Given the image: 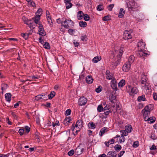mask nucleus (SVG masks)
Wrapping results in <instances>:
<instances>
[{
	"instance_id": "obj_6",
	"label": "nucleus",
	"mask_w": 157,
	"mask_h": 157,
	"mask_svg": "<svg viewBox=\"0 0 157 157\" xmlns=\"http://www.w3.org/2000/svg\"><path fill=\"white\" fill-rule=\"evenodd\" d=\"M131 65V64L129 62H126L123 66V70L125 72L128 71L130 69Z\"/></svg>"
},
{
	"instance_id": "obj_56",
	"label": "nucleus",
	"mask_w": 157,
	"mask_h": 157,
	"mask_svg": "<svg viewBox=\"0 0 157 157\" xmlns=\"http://www.w3.org/2000/svg\"><path fill=\"white\" fill-rule=\"evenodd\" d=\"M22 36L26 40L27 39L29 35L28 34L22 33L21 34Z\"/></svg>"
},
{
	"instance_id": "obj_29",
	"label": "nucleus",
	"mask_w": 157,
	"mask_h": 157,
	"mask_svg": "<svg viewBox=\"0 0 157 157\" xmlns=\"http://www.w3.org/2000/svg\"><path fill=\"white\" fill-rule=\"evenodd\" d=\"M80 26L81 27H85L87 25V23L85 21H80L79 23Z\"/></svg>"
},
{
	"instance_id": "obj_12",
	"label": "nucleus",
	"mask_w": 157,
	"mask_h": 157,
	"mask_svg": "<svg viewBox=\"0 0 157 157\" xmlns=\"http://www.w3.org/2000/svg\"><path fill=\"white\" fill-rule=\"evenodd\" d=\"M46 16L47 19L48 21L51 26L52 24V20L51 17L50 15L49 12L48 11H46Z\"/></svg>"
},
{
	"instance_id": "obj_9",
	"label": "nucleus",
	"mask_w": 157,
	"mask_h": 157,
	"mask_svg": "<svg viewBox=\"0 0 157 157\" xmlns=\"http://www.w3.org/2000/svg\"><path fill=\"white\" fill-rule=\"evenodd\" d=\"M137 56L139 57H144L147 55V54L145 53L143 49H140L136 53Z\"/></svg>"
},
{
	"instance_id": "obj_24",
	"label": "nucleus",
	"mask_w": 157,
	"mask_h": 157,
	"mask_svg": "<svg viewBox=\"0 0 157 157\" xmlns=\"http://www.w3.org/2000/svg\"><path fill=\"white\" fill-rule=\"evenodd\" d=\"M101 59V57L100 56H97L94 57L93 59L94 63H96Z\"/></svg>"
},
{
	"instance_id": "obj_34",
	"label": "nucleus",
	"mask_w": 157,
	"mask_h": 157,
	"mask_svg": "<svg viewBox=\"0 0 157 157\" xmlns=\"http://www.w3.org/2000/svg\"><path fill=\"white\" fill-rule=\"evenodd\" d=\"M122 148L121 146L119 144H117L114 147L115 149L117 151H119Z\"/></svg>"
},
{
	"instance_id": "obj_42",
	"label": "nucleus",
	"mask_w": 157,
	"mask_h": 157,
	"mask_svg": "<svg viewBox=\"0 0 157 157\" xmlns=\"http://www.w3.org/2000/svg\"><path fill=\"white\" fill-rule=\"evenodd\" d=\"M116 98L115 96L113 94H111L110 95L109 99L111 102H112L113 100L115 99Z\"/></svg>"
},
{
	"instance_id": "obj_60",
	"label": "nucleus",
	"mask_w": 157,
	"mask_h": 157,
	"mask_svg": "<svg viewBox=\"0 0 157 157\" xmlns=\"http://www.w3.org/2000/svg\"><path fill=\"white\" fill-rule=\"evenodd\" d=\"M103 110L105 114L107 115L109 114L110 110L109 109H107L106 110L103 109Z\"/></svg>"
},
{
	"instance_id": "obj_26",
	"label": "nucleus",
	"mask_w": 157,
	"mask_h": 157,
	"mask_svg": "<svg viewBox=\"0 0 157 157\" xmlns=\"http://www.w3.org/2000/svg\"><path fill=\"white\" fill-rule=\"evenodd\" d=\"M1 89L2 90V93L3 94V92L5 90L8 88V85L5 83H2L1 86Z\"/></svg>"
},
{
	"instance_id": "obj_17",
	"label": "nucleus",
	"mask_w": 157,
	"mask_h": 157,
	"mask_svg": "<svg viewBox=\"0 0 157 157\" xmlns=\"http://www.w3.org/2000/svg\"><path fill=\"white\" fill-rule=\"evenodd\" d=\"M153 109V105L152 104H149L147 105L143 109V111H149L150 112Z\"/></svg>"
},
{
	"instance_id": "obj_48",
	"label": "nucleus",
	"mask_w": 157,
	"mask_h": 157,
	"mask_svg": "<svg viewBox=\"0 0 157 157\" xmlns=\"http://www.w3.org/2000/svg\"><path fill=\"white\" fill-rule=\"evenodd\" d=\"M139 145V143L138 141H136L134 142L133 144V147H134L136 148Z\"/></svg>"
},
{
	"instance_id": "obj_51",
	"label": "nucleus",
	"mask_w": 157,
	"mask_h": 157,
	"mask_svg": "<svg viewBox=\"0 0 157 157\" xmlns=\"http://www.w3.org/2000/svg\"><path fill=\"white\" fill-rule=\"evenodd\" d=\"M28 4L29 6H32L33 7H35L36 6L35 3L32 0L29 2L28 3Z\"/></svg>"
},
{
	"instance_id": "obj_33",
	"label": "nucleus",
	"mask_w": 157,
	"mask_h": 157,
	"mask_svg": "<svg viewBox=\"0 0 157 157\" xmlns=\"http://www.w3.org/2000/svg\"><path fill=\"white\" fill-rule=\"evenodd\" d=\"M142 112L144 114V117H149V115L150 114V112L149 111H143V110H142Z\"/></svg>"
},
{
	"instance_id": "obj_41",
	"label": "nucleus",
	"mask_w": 157,
	"mask_h": 157,
	"mask_svg": "<svg viewBox=\"0 0 157 157\" xmlns=\"http://www.w3.org/2000/svg\"><path fill=\"white\" fill-rule=\"evenodd\" d=\"M83 17L84 18V20L86 21H87L90 19V17L87 14H85L83 15Z\"/></svg>"
},
{
	"instance_id": "obj_45",
	"label": "nucleus",
	"mask_w": 157,
	"mask_h": 157,
	"mask_svg": "<svg viewBox=\"0 0 157 157\" xmlns=\"http://www.w3.org/2000/svg\"><path fill=\"white\" fill-rule=\"evenodd\" d=\"M71 121V119L70 118L68 117H67L64 120V121H63L64 123L65 124L67 122L70 123Z\"/></svg>"
},
{
	"instance_id": "obj_62",
	"label": "nucleus",
	"mask_w": 157,
	"mask_h": 157,
	"mask_svg": "<svg viewBox=\"0 0 157 157\" xmlns=\"http://www.w3.org/2000/svg\"><path fill=\"white\" fill-rule=\"evenodd\" d=\"M111 83L112 84H116V81L114 78L113 79H111Z\"/></svg>"
},
{
	"instance_id": "obj_21",
	"label": "nucleus",
	"mask_w": 157,
	"mask_h": 157,
	"mask_svg": "<svg viewBox=\"0 0 157 157\" xmlns=\"http://www.w3.org/2000/svg\"><path fill=\"white\" fill-rule=\"evenodd\" d=\"M135 6V3L134 1L130 2L128 3V4H127V7L130 9L134 8V6Z\"/></svg>"
},
{
	"instance_id": "obj_37",
	"label": "nucleus",
	"mask_w": 157,
	"mask_h": 157,
	"mask_svg": "<svg viewBox=\"0 0 157 157\" xmlns=\"http://www.w3.org/2000/svg\"><path fill=\"white\" fill-rule=\"evenodd\" d=\"M125 140V138L124 136L121 135L120 137L119 140L118 141L119 143H121L124 142Z\"/></svg>"
},
{
	"instance_id": "obj_14",
	"label": "nucleus",
	"mask_w": 157,
	"mask_h": 157,
	"mask_svg": "<svg viewBox=\"0 0 157 157\" xmlns=\"http://www.w3.org/2000/svg\"><path fill=\"white\" fill-rule=\"evenodd\" d=\"M105 75L106 78L109 80H111L114 78L112 75L110 73L109 71L108 70L106 71Z\"/></svg>"
},
{
	"instance_id": "obj_5",
	"label": "nucleus",
	"mask_w": 157,
	"mask_h": 157,
	"mask_svg": "<svg viewBox=\"0 0 157 157\" xmlns=\"http://www.w3.org/2000/svg\"><path fill=\"white\" fill-rule=\"evenodd\" d=\"M47 95L45 94L38 95L35 97V99L37 100L42 99L44 100H47Z\"/></svg>"
},
{
	"instance_id": "obj_23",
	"label": "nucleus",
	"mask_w": 157,
	"mask_h": 157,
	"mask_svg": "<svg viewBox=\"0 0 157 157\" xmlns=\"http://www.w3.org/2000/svg\"><path fill=\"white\" fill-rule=\"evenodd\" d=\"M83 151V148H81L80 147H78L76 149L75 152L77 153V155H78L82 154Z\"/></svg>"
},
{
	"instance_id": "obj_2",
	"label": "nucleus",
	"mask_w": 157,
	"mask_h": 157,
	"mask_svg": "<svg viewBox=\"0 0 157 157\" xmlns=\"http://www.w3.org/2000/svg\"><path fill=\"white\" fill-rule=\"evenodd\" d=\"M62 24L63 25L64 28L67 29H69L72 27L74 25V23L72 21L70 20H66Z\"/></svg>"
},
{
	"instance_id": "obj_13",
	"label": "nucleus",
	"mask_w": 157,
	"mask_h": 157,
	"mask_svg": "<svg viewBox=\"0 0 157 157\" xmlns=\"http://www.w3.org/2000/svg\"><path fill=\"white\" fill-rule=\"evenodd\" d=\"M137 46L140 48V49H144L145 46V43L142 40H141L138 43Z\"/></svg>"
},
{
	"instance_id": "obj_28",
	"label": "nucleus",
	"mask_w": 157,
	"mask_h": 157,
	"mask_svg": "<svg viewBox=\"0 0 157 157\" xmlns=\"http://www.w3.org/2000/svg\"><path fill=\"white\" fill-rule=\"evenodd\" d=\"M107 131V129L106 128H103L100 130V131L99 135L100 136H101L105 132Z\"/></svg>"
},
{
	"instance_id": "obj_61",
	"label": "nucleus",
	"mask_w": 157,
	"mask_h": 157,
	"mask_svg": "<svg viewBox=\"0 0 157 157\" xmlns=\"http://www.w3.org/2000/svg\"><path fill=\"white\" fill-rule=\"evenodd\" d=\"M111 87L113 89L116 90L117 89V84H112Z\"/></svg>"
},
{
	"instance_id": "obj_55",
	"label": "nucleus",
	"mask_w": 157,
	"mask_h": 157,
	"mask_svg": "<svg viewBox=\"0 0 157 157\" xmlns=\"http://www.w3.org/2000/svg\"><path fill=\"white\" fill-rule=\"evenodd\" d=\"M51 122L49 121L48 120L47 123L45 124V127L50 126H51Z\"/></svg>"
},
{
	"instance_id": "obj_46",
	"label": "nucleus",
	"mask_w": 157,
	"mask_h": 157,
	"mask_svg": "<svg viewBox=\"0 0 157 157\" xmlns=\"http://www.w3.org/2000/svg\"><path fill=\"white\" fill-rule=\"evenodd\" d=\"M39 78V77L38 76H32V77H29V78L27 79V80H34L35 79Z\"/></svg>"
},
{
	"instance_id": "obj_31",
	"label": "nucleus",
	"mask_w": 157,
	"mask_h": 157,
	"mask_svg": "<svg viewBox=\"0 0 157 157\" xmlns=\"http://www.w3.org/2000/svg\"><path fill=\"white\" fill-rule=\"evenodd\" d=\"M56 93L54 91H51L50 94L48 95V99H52L55 95Z\"/></svg>"
},
{
	"instance_id": "obj_27",
	"label": "nucleus",
	"mask_w": 157,
	"mask_h": 157,
	"mask_svg": "<svg viewBox=\"0 0 157 157\" xmlns=\"http://www.w3.org/2000/svg\"><path fill=\"white\" fill-rule=\"evenodd\" d=\"M11 94L10 93H6L5 94L6 100L10 102L11 100Z\"/></svg>"
},
{
	"instance_id": "obj_8",
	"label": "nucleus",
	"mask_w": 157,
	"mask_h": 157,
	"mask_svg": "<svg viewBox=\"0 0 157 157\" xmlns=\"http://www.w3.org/2000/svg\"><path fill=\"white\" fill-rule=\"evenodd\" d=\"M123 38L125 40L129 39L132 38V36L130 32L128 31H125L123 35Z\"/></svg>"
},
{
	"instance_id": "obj_43",
	"label": "nucleus",
	"mask_w": 157,
	"mask_h": 157,
	"mask_svg": "<svg viewBox=\"0 0 157 157\" xmlns=\"http://www.w3.org/2000/svg\"><path fill=\"white\" fill-rule=\"evenodd\" d=\"M114 6V4H111L109 6H108L107 7V8L108 10L110 11H111L112 10L113 8V7Z\"/></svg>"
},
{
	"instance_id": "obj_47",
	"label": "nucleus",
	"mask_w": 157,
	"mask_h": 157,
	"mask_svg": "<svg viewBox=\"0 0 157 157\" xmlns=\"http://www.w3.org/2000/svg\"><path fill=\"white\" fill-rule=\"evenodd\" d=\"M97 110L99 112H101L103 111V108L101 105H99L98 106Z\"/></svg>"
},
{
	"instance_id": "obj_44",
	"label": "nucleus",
	"mask_w": 157,
	"mask_h": 157,
	"mask_svg": "<svg viewBox=\"0 0 157 157\" xmlns=\"http://www.w3.org/2000/svg\"><path fill=\"white\" fill-rule=\"evenodd\" d=\"M103 6L102 5H99L97 7V10L98 11H100L103 10Z\"/></svg>"
},
{
	"instance_id": "obj_20",
	"label": "nucleus",
	"mask_w": 157,
	"mask_h": 157,
	"mask_svg": "<svg viewBox=\"0 0 157 157\" xmlns=\"http://www.w3.org/2000/svg\"><path fill=\"white\" fill-rule=\"evenodd\" d=\"M84 13L82 11H79L77 14V17L78 20H81L82 19L83 17Z\"/></svg>"
},
{
	"instance_id": "obj_16",
	"label": "nucleus",
	"mask_w": 157,
	"mask_h": 157,
	"mask_svg": "<svg viewBox=\"0 0 157 157\" xmlns=\"http://www.w3.org/2000/svg\"><path fill=\"white\" fill-rule=\"evenodd\" d=\"M117 155L115 151H111L108 153L107 156L108 157H116Z\"/></svg>"
},
{
	"instance_id": "obj_30",
	"label": "nucleus",
	"mask_w": 157,
	"mask_h": 157,
	"mask_svg": "<svg viewBox=\"0 0 157 157\" xmlns=\"http://www.w3.org/2000/svg\"><path fill=\"white\" fill-rule=\"evenodd\" d=\"M125 80L122 79L119 82L118 84V86L119 87H121L123 86L125 84Z\"/></svg>"
},
{
	"instance_id": "obj_64",
	"label": "nucleus",
	"mask_w": 157,
	"mask_h": 157,
	"mask_svg": "<svg viewBox=\"0 0 157 157\" xmlns=\"http://www.w3.org/2000/svg\"><path fill=\"white\" fill-rule=\"evenodd\" d=\"M153 98L155 100H157V94L154 93L153 94Z\"/></svg>"
},
{
	"instance_id": "obj_58",
	"label": "nucleus",
	"mask_w": 157,
	"mask_h": 157,
	"mask_svg": "<svg viewBox=\"0 0 157 157\" xmlns=\"http://www.w3.org/2000/svg\"><path fill=\"white\" fill-rule=\"evenodd\" d=\"M124 153L125 151H120V152L118 154V157H121Z\"/></svg>"
},
{
	"instance_id": "obj_53",
	"label": "nucleus",
	"mask_w": 157,
	"mask_h": 157,
	"mask_svg": "<svg viewBox=\"0 0 157 157\" xmlns=\"http://www.w3.org/2000/svg\"><path fill=\"white\" fill-rule=\"evenodd\" d=\"M18 132L20 135H23L24 133V130L22 129H20L19 130Z\"/></svg>"
},
{
	"instance_id": "obj_1",
	"label": "nucleus",
	"mask_w": 157,
	"mask_h": 157,
	"mask_svg": "<svg viewBox=\"0 0 157 157\" xmlns=\"http://www.w3.org/2000/svg\"><path fill=\"white\" fill-rule=\"evenodd\" d=\"M83 126V123L81 119L77 121L75 125L74 126V124H73L72 125V130L74 131L76 130V132L79 131Z\"/></svg>"
},
{
	"instance_id": "obj_52",
	"label": "nucleus",
	"mask_w": 157,
	"mask_h": 157,
	"mask_svg": "<svg viewBox=\"0 0 157 157\" xmlns=\"http://www.w3.org/2000/svg\"><path fill=\"white\" fill-rule=\"evenodd\" d=\"M74 150L73 149H72L68 152V154L69 156H71L74 154Z\"/></svg>"
},
{
	"instance_id": "obj_36",
	"label": "nucleus",
	"mask_w": 157,
	"mask_h": 157,
	"mask_svg": "<svg viewBox=\"0 0 157 157\" xmlns=\"http://www.w3.org/2000/svg\"><path fill=\"white\" fill-rule=\"evenodd\" d=\"M138 100L139 101H145V95H142V96L139 97L138 98Z\"/></svg>"
},
{
	"instance_id": "obj_18",
	"label": "nucleus",
	"mask_w": 157,
	"mask_h": 157,
	"mask_svg": "<svg viewBox=\"0 0 157 157\" xmlns=\"http://www.w3.org/2000/svg\"><path fill=\"white\" fill-rule=\"evenodd\" d=\"M125 13V11L123 8H121L120 9L118 17L120 18H122L123 17Z\"/></svg>"
},
{
	"instance_id": "obj_40",
	"label": "nucleus",
	"mask_w": 157,
	"mask_h": 157,
	"mask_svg": "<svg viewBox=\"0 0 157 157\" xmlns=\"http://www.w3.org/2000/svg\"><path fill=\"white\" fill-rule=\"evenodd\" d=\"M76 29H69L68 30V32L71 35H73L76 31Z\"/></svg>"
},
{
	"instance_id": "obj_10",
	"label": "nucleus",
	"mask_w": 157,
	"mask_h": 157,
	"mask_svg": "<svg viewBox=\"0 0 157 157\" xmlns=\"http://www.w3.org/2000/svg\"><path fill=\"white\" fill-rule=\"evenodd\" d=\"M140 81L142 84L145 85V86H147L146 81H147V78L146 76L144 75H141Z\"/></svg>"
},
{
	"instance_id": "obj_57",
	"label": "nucleus",
	"mask_w": 157,
	"mask_h": 157,
	"mask_svg": "<svg viewBox=\"0 0 157 157\" xmlns=\"http://www.w3.org/2000/svg\"><path fill=\"white\" fill-rule=\"evenodd\" d=\"M71 113V110L70 109H67L65 112V114L68 116Z\"/></svg>"
},
{
	"instance_id": "obj_11",
	"label": "nucleus",
	"mask_w": 157,
	"mask_h": 157,
	"mask_svg": "<svg viewBox=\"0 0 157 157\" xmlns=\"http://www.w3.org/2000/svg\"><path fill=\"white\" fill-rule=\"evenodd\" d=\"M144 120L145 121H147L149 123L151 124L154 123L155 120V118L154 117H144Z\"/></svg>"
},
{
	"instance_id": "obj_7",
	"label": "nucleus",
	"mask_w": 157,
	"mask_h": 157,
	"mask_svg": "<svg viewBox=\"0 0 157 157\" xmlns=\"http://www.w3.org/2000/svg\"><path fill=\"white\" fill-rule=\"evenodd\" d=\"M39 34L42 36H45L46 35V32L44 31L43 25L39 24Z\"/></svg>"
},
{
	"instance_id": "obj_54",
	"label": "nucleus",
	"mask_w": 157,
	"mask_h": 157,
	"mask_svg": "<svg viewBox=\"0 0 157 157\" xmlns=\"http://www.w3.org/2000/svg\"><path fill=\"white\" fill-rule=\"evenodd\" d=\"M102 88L101 87V86H99L96 89L95 91L97 93L100 92L101 91Z\"/></svg>"
},
{
	"instance_id": "obj_59",
	"label": "nucleus",
	"mask_w": 157,
	"mask_h": 157,
	"mask_svg": "<svg viewBox=\"0 0 157 157\" xmlns=\"http://www.w3.org/2000/svg\"><path fill=\"white\" fill-rule=\"evenodd\" d=\"M25 132L28 133L30 131V128L28 126H26L25 127Z\"/></svg>"
},
{
	"instance_id": "obj_25",
	"label": "nucleus",
	"mask_w": 157,
	"mask_h": 157,
	"mask_svg": "<svg viewBox=\"0 0 157 157\" xmlns=\"http://www.w3.org/2000/svg\"><path fill=\"white\" fill-rule=\"evenodd\" d=\"M88 126L89 128L91 129H94L96 128L95 124L93 122H90L88 124Z\"/></svg>"
},
{
	"instance_id": "obj_49",
	"label": "nucleus",
	"mask_w": 157,
	"mask_h": 157,
	"mask_svg": "<svg viewBox=\"0 0 157 157\" xmlns=\"http://www.w3.org/2000/svg\"><path fill=\"white\" fill-rule=\"evenodd\" d=\"M65 4L66 5V9H68L71 8L72 6V4L71 3H68Z\"/></svg>"
},
{
	"instance_id": "obj_22",
	"label": "nucleus",
	"mask_w": 157,
	"mask_h": 157,
	"mask_svg": "<svg viewBox=\"0 0 157 157\" xmlns=\"http://www.w3.org/2000/svg\"><path fill=\"white\" fill-rule=\"evenodd\" d=\"M125 130L128 133H130L132 130V126L130 125H128L125 127Z\"/></svg>"
},
{
	"instance_id": "obj_38",
	"label": "nucleus",
	"mask_w": 157,
	"mask_h": 157,
	"mask_svg": "<svg viewBox=\"0 0 157 157\" xmlns=\"http://www.w3.org/2000/svg\"><path fill=\"white\" fill-rule=\"evenodd\" d=\"M44 47L46 49H49L50 46L49 44L47 42H45L43 45Z\"/></svg>"
},
{
	"instance_id": "obj_32",
	"label": "nucleus",
	"mask_w": 157,
	"mask_h": 157,
	"mask_svg": "<svg viewBox=\"0 0 157 157\" xmlns=\"http://www.w3.org/2000/svg\"><path fill=\"white\" fill-rule=\"evenodd\" d=\"M135 60V57L133 56H130L128 58V62H129V63H132Z\"/></svg>"
},
{
	"instance_id": "obj_35",
	"label": "nucleus",
	"mask_w": 157,
	"mask_h": 157,
	"mask_svg": "<svg viewBox=\"0 0 157 157\" xmlns=\"http://www.w3.org/2000/svg\"><path fill=\"white\" fill-rule=\"evenodd\" d=\"M120 132L121 133V135L124 136H126L128 135V132L125 130H122L120 131Z\"/></svg>"
},
{
	"instance_id": "obj_19",
	"label": "nucleus",
	"mask_w": 157,
	"mask_h": 157,
	"mask_svg": "<svg viewBox=\"0 0 157 157\" xmlns=\"http://www.w3.org/2000/svg\"><path fill=\"white\" fill-rule=\"evenodd\" d=\"M93 81V79L91 75H88L86 77V81L89 84L91 83Z\"/></svg>"
},
{
	"instance_id": "obj_50",
	"label": "nucleus",
	"mask_w": 157,
	"mask_h": 157,
	"mask_svg": "<svg viewBox=\"0 0 157 157\" xmlns=\"http://www.w3.org/2000/svg\"><path fill=\"white\" fill-rule=\"evenodd\" d=\"M110 19V16L108 15L104 17L103 20L105 21H106Z\"/></svg>"
},
{
	"instance_id": "obj_15",
	"label": "nucleus",
	"mask_w": 157,
	"mask_h": 157,
	"mask_svg": "<svg viewBox=\"0 0 157 157\" xmlns=\"http://www.w3.org/2000/svg\"><path fill=\"white\" fill-rule=\"evenodd\" d=\"M40 16H36L32 18V19L34 21L35 23L39 25V24H40V22L39 21L40 19Z\"/></svg>"
},
{
	"instance_id": "obj_39",
	"label": "nucleus",
	"mask_w": 157,
	"mask_h": 157,
	"mask_svg": "<svg viewBox=\"0 0 157 157\" xmlns=\"http://www.w3.org/2000/svg\"><path fill=\"white\" fill-rule=\"evenodd\" d=\"M42 9L41 8H39L36 12V16H41L42 14Z\"/></svg>"
},
{
	"instance_id": "obj_4",
	"label": "nucleus",
	"mask_w": 157,
	"mask_h": 157,
	"mask_svg": "<svg viewBox=\"0 0 157 157\" xmlns=\"http://www.w3.org/2000/svg\"><path fill=\"white\" fill-rule=\"evenodd\" d=\"M87 99L86 98L83 96L80 97L78 100V104L80 106L85 105L87 102Z\"/></svg>"
},
{
	"instance_id": "obj_63",
	"label": "nucleus",
	"mask_w": 157,
	"mask_h": 157,
	"mask_svg": "<svg viewBox=\"0 0 157 157\" xmlns=\"http://www.w3.org/2000/svg\"><path fill=\"white\" fill-rule=\"evenodd\" d=\"M73 43L75 47H77L79 45V43L75 41V40H74Z\"/></svg>"
},
{
	"instance_id": "obj_3",
	"label": "nucleus",
	"mask_w": 157,
	"mask_h": 157,
	"mask_svg": "<svg viewBox=\"0 0 157 157\" xmlns=\"http://www.w3.org/2000/svg\"><path fill=\"white\" fill-rule=\"evenodd\" d=\"M126 90L127 92L129 93L130 95H132L133 94H136L138 92V90L136 87H132L130 85L127 86Z\"/></svg>"
}]
</instances>
